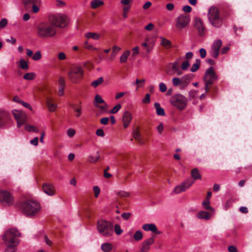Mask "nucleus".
<instances>
[{
    "label": "nucleus",
    "instance_id": "obj_7",
    "mask_svg": "<svg viewBox=\"0 0 252 252\" xmlns=\"http://www.w3.org/2000/svg\"><path fill=\"white\" fill-rule=\"evenodd\" d=\"M208 17L210 23L215 27L219 28L222 24L218 8L212 6L208 11Z\"/></svg>",
    "mask_w": 252,
    "mask_h": 252
},
{
    "label": "nucleus",
    "instance_id": "obj_53",
    "mask_svg": "<svg viewBox=\"0 0 252 252\" xmlns=\"http://www.w3.org/2000/svg\"><path fill=\"white\" fill-rule=\"evenodd\" d=\"M93 190L94 192V196L95 197H97L99 193H100V189L97 186H94L93 187Z\"/></svg>",
    "mask_w": 252,
    "mask_h": 252
},
{
    "label": "nucleus",
    "instance_id": "obj_38",
    "mask_svg": "<svg viewBox=\"0 0 252 252\" xmlns=\"http://www.w3.org/2000/svg\"><path fill=\"white\" fill-rule=\"evenodd\" d=\"M145 82V79H143L141 80H139L136 79L135 82L134 83H132V85H137L136 90L138 89V88L140 87H143L144 85V83Z\"/></svg>",
    "mask_w": 252,
    "mask_h": 252
},
{
    "label": "nucleus",
    "instance_id": "obj_28",
    "mask_svg": "<svg viewBox=\"0 0 252 252\" xmlns=\"http://www.w3.org/2000/svg\"><path fill=\"white\" fill-rule=\"evenodd\" d=\"M191 177L194 180L201 179V175L199 172L197 168H194L191 171Z\"/></svg>",
    "mask_w": 252,
    "mask_h": 252
},
{
    "label": "nucleus",
    "instance_id": "obj_16",
    "mask_svg": "<svg viewBox=\"0 0 252 252\" xmlns=\"http://www.w3.org/2000/svg\"><path fill=\"white\" fill-rule=\"evenodd\" d=\"M194 181L193 180H189L184 183L181 184L179 186H177L174 188V193H180L182 192L186 191L189 189L193 184Z\"/></svg>",
    "mask_w": 252,
    "mask_h": 252
},
{
    "label": "nucleus",
    "instance_id": "obj_52",
    "mask_svg": "<svg viewBox=\"0 0 252 252\" xmlns=\"http://www.w3.org/2000/svg\"><path fill=\"white\" fill-rule=\"evenodd\" d=\"M159 89L160 92L163 93L166 92L167 90V87L165 84H164L163 83H160L159 84Z\"/></svg>",
    "mask_w": 252,
    "mask_h": 252
},
{
    "label": "nucleus",
    "instance_id": "obj_55",
    "mask_svg": "<svg viewBox=\"0 0 252 252\" xmlns=\"http://www.w3.org/2000/svg\"><path fill=\"white\" fill-rule=\"evenodd\" d=\"M7 24V20L6 19H2L0 21V28H3Z\"/></svg>",
    "mask_w": 252,
    "mask_h": 252
},
{
    "label": "nucleus",
    "instance_id": "obj_22",
    "mask_svg": "<svg viewBox=\"0 0 252 252\" xmlns=\"http://www.w3.org/2000/svg\"><path fill=\"white\" fill-rule=\"evenodd\" d=\"M142 228L147 231H151L156 234H160V232L158 231L156 225L153 223H146L142 226Z\"/></svg>",
    "mask_w": 252,
    "mask_h": 252
},
{
    "label": "nucleus",
    "instance_id": "obj_35",
    "mask_svg": "<svg viewBox=\"0 0 252 252\" xmlns=\"http://www.w3.org/2000/svg\"><path fill=\"white\" fill-rule=\"evenodd\" d=\"M133 239L136 241H139L142 239L143 235L142 231L140 230L136 231L133 236Z\"/></svg>",
    "mask_w": 252,
    "mask_h": 252
},
{
    "label": "nucleus",
    "instance_id": "obj_3",
    "mask_svg": "<svg viewBox=\"0 0 252 252\" xmlns=\"http://www.w3.org/2000/svg\"><path fill=\"white\" fill-rule=\"evenodd\" d=\"M57 33V30L49 21L40 23L37 28V34L41 38L53 37Z\"/></svg>",
    "mask_w": 252,
    "mask_h": 252
},
{
    "label": "nucleus",
    "instance_id": "obj_59",
    "mask_svg": "<svg viewBox=\"0 0 252 252\" xmlns=\"http://www.w3.org/2000/svg\"><path fill=\"white\" fill-rule=\"evenodd\" d=\"M96 134L100 137H103L105 135L103 130L100 128L96 130Z\"/></svg>",
    "mask_w": 252,
    "mask_h": 252
},
{
    "label": "nucleus",
    "instance_id": "obj_56",
    "mask_svg": "<svg viewBox=\"0 0 252 252\" xmlns=\"http://www.w3.org/2000/svg\"><path fill=\"white\" fill-rule=\"evenodd\" d=\"M118 195L122 197H126L129 195V194L125 191H121L118 193Z\"/></svg>",
    "mask_w": 252,
    "mask_h": 252
},
{
    "label": "nucleus",
    "instance_id": "obj_63",
    "mask_svg": "<svg viewBox=\"0 0 252 252\" xmlns=\"http://www.w3.org/2000/svg\"><path fill=\"white\" fill-rule=\"evenodd\" d=\"M199 53L202 58H205L206 56V51L204 48H201L199 50Z\"/></svg>",
    "mask_w": 252,
    "mask_h": 252
},
{
    "label": "nucleus",
    "instance_id": "obj_45",
    "mask_svg": "<svg viewBox=\"0 0 252 252\" xmlns=\"http://www.w3.org/2000/svg\"><path fill=\"white\" fill-rule=\"evenodd\" d=\"M34 61H37L41 58V53L40 51H37L34 55L32 57Z\"/></svg>",
    "mask_w": 252,
    "mask_h": 252
},
{
    "label": "nucleus",
    "instance_id": "obj_46",
    "mask_svg": "<svg viewBox=\"0 0 252 252\" xmlns=\"http://www.w3.org/2000/svg\"><path fill=\"white\" fill-rule=\"evenodd\" d=\"M114 231H115L116 234L118 235H120L123 232V230L121 228L120 225L118 224H116L115 225Z\"/></svg>",
    "mask_w": 252,
    "mask_h": 252
},
{
    "label": "nucleus",
    "instance_id": "obj_64",
    "mask_svg": "<svg viewBox=\"0 0 252 252\" xmlns=\"http://www.w3.org/2000/svg\"><path fill=\"white\" fill-rule=\"evenodd\" d=\"M65 58H66V56L64 53L60 52L58 54V59L60 60H64L65 59Z\"/></svg>",
    "mask_w": 252,
    "mask_h": 252
},
{
    "label": "nucleus",
    "instance_id": "obj_23",
    "mask_svg": "<svg viewBox=\"0 0 252 252\" xmlns=\"http://www.w3.org/2000/svg\"><path fill=\"white\" fill-rule=\"evenodd\" d=\"M113 248V245L110 243H104L101 245V250L103 252H110Z\"/></svg>",
    "mask_w": 252,
    "mask_h": 252
},
{
    "label": "nucleus",
    "instance_id": "obj_15",
    "mask_svg": "<svg viewBox=\"0 0 252 252\" xmlns=\"http://www.w3.org/2000/svg\"><path fill=\"white\" fill-rule=\"evenodd\" d=\"M221 46L222 42L220 39L216 40L213 43L210 51V54L212 57L215 58L218 57Z\"/></svg>",
    "mask_w": 252,
    "mask_h": 252
},
{
    "label": "nucleus",
    "instance_id": "obj_41",
    "mask_svg": "<svg viewBox=\"0 0 252 252\" xmlns=\"http://www.w3.org/2000/svg\"><path fill=\"white\" fill-rule=\"evenodd\" d=\"M121 108V104H117L110 110L109 113L110 114H116L120 110Z\"/></svg>",
    "mask_w": 252,
    "mask_h": 252
},
{
    "label": "nucleus",
    "instance_id": "obj_11",
    "mask_svg": "<svg viewBox=\"0 0 252 252\" xmlns=\"http://www.w3.org/2000/svg\"><path fill=\"white\" fill-rule=\"evenodd\" d=\"M190 21L189 15L183 14L178 17L176 20V29L177 31L181 32L188 28Z\"/></svg>",
    "mask_w": 252,
    "mask_h": 252
},
{
    "label": "nucleus",
    "instance_id": "obj_9",
    "mask_svg": "<svg viewBox=\"0 0 252 252\" xmlns=\"http://www.w3.org/2000/svg\"><path fill=\"white\" fill-rule=\"evenodd\" d=\"M0 202L2 206L9 207L14 205L15 199L10 192L6 190H0Z\"/></svg>",
    "mask_w": 252,
    "mask_h": 252
},
{
    "label": "nucleus",
    "instance_id": "obj_12",
    "mask_svg": "<svg viewBox=\"0 0 252 252\" xmlns=\"http://www.w3.org/2000/svg\"><path fill=\"white\" fill-rule=\"evenodd\" d=\"M12 114L17 121L18 127H21L26 122L27 116L24 112L18 110H13Z\"/></svg>",
    "mask_w": 252,
    "mask_h": 252
},
{
    "label": "nucleus",
    "instance_id": "obj_32",
    "mask_svg": "<svg viewBox=\"0 0 252 252\" xmlns=\"http://www.w3.org/2000/svg\"><path fill=\"white\" fill-rule=\"evenodd\" d=\"M25 129L28 132H34L35 133L39 132V129L36 126L29 124L26 125Z\"/></svg>",
    "mask_w": 252,
    "mask_h": 252
},
{
    "label": "nucleus",
    "instance_id": "obj_21",
    "mask_svg": "<svg viewBox=\"0 0 252 252\" xmlns=\"http://www.w3.org/2000/svg\"><path fill=\"white\" fill-rule=\"evenodd\" d=\"M58 94L60 96H62L64 95V89L65 87V79L60 76L59 78L58 81Z\"/></svg>",
    "mask_w": 252,
    "mask_h": 252
},
{
    "label": "nucleus",
    "instance_id": "obj_39",
    "mask_svg": "<svg viewBox=\"0 0 252 252\" xmlns=\"http://www.w3.org/2000/svg\"><path fill=\"white\" fill-rule=\"evenodd\" d=\"M202 205L205 210L214 211V209L210 206V202L209 200H205L202 202Z\"/></svg>",
    "mask_w": 252,
    "mask_h": 252
},
{
    "label": "nucleus",
    "instance_id": "obj_54",
    "mask_svg": "<svg viewBox=\"0 0 252 252\" xmlns=\"http://www.w3.org/2000/svg\"><path fill=\"white\" fill-rule=\"evenodd\" d=\"M133 0H121V3L123 5H131Z\"/></svg>",
    "mask_w": 252,
    "mask_h": 252
},
{
    "label": "nucleus",
    "instance_id": "obj_30",
    "mask_svg": "<svg viewBox=\"0 0 252 252\" xmlns=\"http://www.w3.org/2000/svg\"><path fill=\"white\" fill-rule=\"evenodd\" d=\"M104 4L103 1L100 0H93L91 1V6L92 8L96 9Z\"/></svg>",
    "mask_w": 252,
    "mask_h": 252
},
{
    "label": "nucleus",
    "instance_id": "obj_20",
    "mask_svg": "<svg viewBox=\"0 0 252 252\" xmlns=\"http://www.w3.org/2000/svg\"><path fill=\"white\" fill-rule=\"evenodd\" d=\"M42 190L45 193L49 196H53L55 193V187L51 184L44 183L42 185Z\"/></svg>",
    "mask_w": 252,
    "mask_h": 252
},
{
    "label": "nucleus",
    "instance_id": "obj_42",
    "mask_svg": "<svg viewBox=\"0 0 252 252\" xmlns=\"http://www.w3.org/2000/svg\"><path fill=\"white\" fill-rule=\"evenodd\" d=\"M112 51L111 53L112 57H114L117 54V53L121 50V48L116 45L112 47Z\"/></svg>",
    "mask_w": 252,
    "mask_h": 252
},
{
    "label": "nucleus",
    "instance_id": "obj_13",
    "mask_svg": "<svg viewBox=\"0 0 252 252\" xmlns=\"http://www.w3.org/2000/svg\"><path fill=\"white\" fill-rule=\"evenodd\" d=\"M187 99L183 95L177 94L174 95V106L180 110H182L187 105Z\"/></svg>",
    "mask_w": 252,
    "mask_h": 252
},
{
    "label": "nucleus",
    "instance_id": "obj_58",
    "mask_svg": "<svg viewBox=\"0 0 252 252\" xmlns=\"http://www.w3.org/2000/svg\"><path fill=\"white\" fill-rule=\"evenodd\" d=\"M163 125L162 123H160L157 127V130L159 134H161L163 130Z\"/></svg>",
    "mask_w": 252,
    "mask_h": 252
},
{
    "label": "nucleus",
    "instance_id": "obj_29",
    "mask_svg": "<svg viewBox=\"0 0 252 252\" xmlns=\"http://www.w3.org/2000/svg\"><path fill=\"white\" fill-rule=\"evenodd\" d=\"M47 104L49 110L51 112L55 111L57 107L55 103L52 102V99L49 98H48L47 100Z\"/></svg>",
    "mask_w": 252,
    "mask_h": 252
},
{
    "label": "nucleus",
    "instance_id": "obj_27",
    "mask_svg": "<svg viewBox=\"0 0 252 252\" xmlns=\"http://www.w3.org/2000/svg\"><path fill=\"white\" fill-rule=\"evenodd\" d=\"M159 38L161 40L160 44L165 48L168 49L171 47L172 43L170 41L162 36L159 37Z\"/></svg>",
    "mask_w": 252,
    "mask_h": 252
},
{
    "label": "nucleus",
    "instance_id": "obj_14",
    "mask_svg": "<svg viewBox=\"0 0 252 252\" xmlns=\"http://www.w3.org/2000/svg\"><path fill=\"white\" fill-rule=\"evenodd\" d=\"M155 241L154 237L145 239L139 245V251L138 252H149L151 249V246L155 243Z\"/></svg>",
    "mask_w": 252,
    "mask_h": 252
},
{
    "label": "nucleus",
    "instance_id": "obj_40",
    "mask_svg": "<svg viewBox=\"0 0 252 252\" xmlns=\"http://www.w3.org/2000/svg\"><path fill=\"white\" fill-rule=\"evenodd\" d=\"M73 108L74 111L76 113L75 116L76 117H79L82 114V107L80 106H73Z\"/></svg>",
    "mask_w": 252,
    "mask_h": 252
},
{
    "label": "nucleus",
    "instance_id": "obj_61",
    "mask_svg": "<svg viewBox=\"0 0 252 252\" xmlns=\"http://www.w3.org/2000/svg\"><path fill=\"white\" fill-rule=\"evenodd\" d=\"M109 118L108 117H104L100 119V123L102 125H106L109 122Z\"/></svg>",
    "mask_w": 252,
    "mask_h": 252
},
{
    "label": "nucleus",
    "instance_id": "obj_19",
    "mask_svg": "<svg viewBox=\"0 0 252 252\" xmlns=\"http://www.w3.org/2000/svg\"><path fill=\"white\" fill-rule=\"evenodd\" d=\"M132 119V114L128 111L124 112L122 116V121L123 126L125 128H126Z\"/></svg>",
    "mask_w": 252,
    "mask_h": 252
},
{
    "label": "nucleus",
    "instance_id": "obj_43",
    "mask_svg": "<svg viewBox=\"0 0 252 252\" xmlns=\"http://www.w3.org/2000/svg\"><path fill=\"white\" fill-rule=\"evenodd\" d=\"M35 77V74L33 73H27L25 74L23 78L24 79L28 80H32L34 79Z\"/></svg>",
    "mask_w": 252,
    "mask_h": 252
},
{
    "label": "nucleus",
    "instance_id": "obj_49",
    "mask_svg": "<svg viewBox=\"0 0 252 252\" xmlns=\"http://www.w3.org/2000/svg\"><path fill=\"white\" fill-rule=\"evenodd\" d=\"M150 95L149 94H147L144 98L142 99V102L145 104H149L150 103Z\"/></svg>",
    "mask_w": 252,
    "mask_h": 252
},
{
    "label": "nucleus",
    "instance_id": "obj_1",
    "mask_svg": "<svg viewBox=\"0 0 252 252\" xmlns=\"http://www.w3.org/2000/svg\"><path fill=\"white\" fill-rule=\"evenodd\" d=\"M20 235L19 231L15 228H11L4 232L2 240L7 247L4 252H14V248L18 245L19 241L18 238Z\"/></svg>",
    "mask_w": 252,
    "mask_h": 252
},
{
    "label": "nucleus",
    "instance_id": "obj_17",
    "mask_svg": "<svg viewBox=\"0 0 252 252\" xmlns=\"http://www.w3.org/2000/svg\"><path fill=\"white\" fill-rule=\"evenodd\" d=\"M194 26L197 29L198 34L200 36H203L205 33V29L201 19L199 17H196L194 21Z\"/></svg>",
    "mask_w": 252,
    "mask_h": 252
},
{
    "label": "nucleus",
    "instance_id": "obj_18",
    "mask_svg": "<svg viewBox=\"0 0 252 252\" xmlns=\"http://www.w3.org/2000/svg\"><path fill=\"white\" fill-rule=\"evenodd\" d=\"M10 118V114L3 110H0V128L4 126L9 121Z\"/></svg>",
    "mask_w": 252,
    "mask_h": 252
},
{
    "label": "nucleus",
    "instance_id": "obj_37",
    "mask_svg": "<svg viewBox=\"0 0 252 252\" xmlns=\"http://www.w3.org/2000/svg\"><path fill=\"white\" fill-rule=\"evenodd\" d=\"M103 82V78L102 77H100L96 80L93 81L91 83V86L94 88H96L99 85L102 83Z\"/></svg>",
    "mask_w": 252,
    "mask_h": 252
},
{
    "label": "nucleus",
    "instance_id": "obj_33",
    "mask_svg": "<svg viewBox=\"0 0 252 252\" xmlns=\"http://www.w3.org/2000/svg\"><path fill=\"white\" fill-rule=\"evenodd\" d=\"M100 158V155L99 152H97L95 155L93 156H90L88 157V160L91 163H95L97 162Z\"/></svg>",
    "mask_w": 252,
    "mask_h": 252
},
{
    "label": "nucleus",
    "instance_id": "obj_2",
    "mask_svg": "<svg viewBox=\"0 0 252 252\" xmlns=\"http://www.w3.org/2000/svg\"><path fill=\"white\" fill-rule=\"evenodd\" d=\"M22 213L28 217H33L41 210L40 203L34 199H27L23 201L20 206Z\"/></svg>",
    "mask_w": 252,
    "mask_h": 252
},
{
    "label": "nucleus",
    "instance_id": "obj_48",
    "mask_svg": "<svg viewBox=\"0 0 252 252\" xmlns=\"http://www.w3.org/2000/svg\"><path fill=\"white\" fill-rule=\"evenodd\" d=\"M148 41H149V39L148 38H146L145 39V42L142 43L141 44V45H142V46H143L145 48L146 50L148 52H150L151 51L152 48L148 46V44H147V42Z\"/></svg>",
    "mask_w": 252,
    "mask_h": 252
},
{
    "label": "nucleus",
    "instance_id": "obj_44",
    "mask_svg": "<svg viewBox=\"0 0 252 252\" xmlns=\"http://www.w3.org/2000/svg\"><path fill=\"white\" fill-rule=\"evenodd\" d=\"M23 2L25 4L33 3L36 4H41V0H23Z\"/></svg>",
    "mask_w": 252,
    "mask_h": 252
},
{
    "label": "nucleus",
    "instance_id": "obj_10",
    "mask_svg": "<svg viewBox=\"0 0 252 252\" xmlns=\"http://www.w3.org/2000/svg\"><path fill=\"white\" fill-rule=\"evenodd\" d=\"M193 75L192 74H187L181 78H174V87L180 90L185 89L189 85Z\"/></svg>",
    "mask_w": 252,
    "mask_h": 252
},
{
    "label": "nucleus",
    "instance_id": "obj_47",
    "mask_svg": "<svg viewBox=\"0 0 252 252\" xmlns=\"http://www.w3.org/2000/svg\"><path fill=\"white\" fill-rule=\"evenodd\" d=\"M103 105L102 106H99L97 107L102 112H106L108 108V105L106 103H102Z\"/></svg>",
    "mask_w": 252,
    "mask_h": 252
},
{
    "label": "nucleus",
    "instance_id": "obj_34",
    "mask_svg": "<svg viewBox=\"0 0 252 252\" xmlns=\"http://www.w3.org/2000/svg\"><path fill=\"white\" fill-rule=\"evenodd\" d=\"M130 53L129 50H126L120 57V61L121 63H126L130 55Z\"/></svg>",
    "mask_w": 252,
    "mask_h": 252
},
{
    "label": "nucleus",
    "instance_id": "obj_6",
    "mask_svg": "<svg viewBox=\"0 0 252 252\" xmlns=\"http://www.w3.org/2000/svg\"><path fill=\"white\" fill-rule=\"evenodd\" d=\"M83 74V69L80 66L73 64L69 69L68 77L72 83H77L82 79Z\"/></svg>",
    "mask_w": 252,
    "mask_h": 252
},
{
    "label": "nucleus",
    "instance_id": "obj_60",
    "mask_svg": "<svg viewBox=\"0 0 252 252\" xmlns=\"http://www.w3.org/2000/svg\"><path fill=\"white\" fill-rule=\"evenodd\" d=\"M30 143L34 146H37L38 143V138L37 137H34L33 139L30 141Z\"/></svg>",
    "mask_w": 252,
    "mask_h": 252
},
{
    "label": "nucleus",
    "instance_id": "obj_8",
    "mask_svg": "<svg viewBox=\"0 0 252 252\" xmlns=\"http://www.w3.org/2000/svg\"><path fill=\"white\" fill-rule=\"evenodd\" d=\"M48 20L56 29L64 28L67 26L69 22L68 18L66 16L60 14L49 16Z\"/></svg>",
    "mask_w": 252,
    "mask_h": 252
},
{
    "label": "nucleus",
    "instance_id": "obj_51",
    "mask_svg": "<svg viewBox=\"0 0 252 252\" xmlns=\"http://www.w3.org/2000/svg\"><path fill=\"white\" fill-rule=\"evenodd\" d=\"M155 28V26L153 23H149L147 25H146L144 27V29L148 31H152Z\"/></svg>",
    "mask_w": 252,
    "mask_h": 252
},
{
    "label": "nucleus",
    "instance_id": "obj_5",
    "mask_svg": "<svg viewBox=\"0 0 252 252\" xmlns=\"http://www.w3.org/2000/svg\"><path fill=\"white\" fill-rule=\"evenodd\" d=\"M217 79V76L213 67L206 70L204 76L205 92L209 93L212 89V85Z\"/></svg>",
    "mask_w": 252,
    "mask_h": 252
},
{
    "label": "nucleus",
    "instance_id": "obj_50",
    "mask_svg": "<svg viewBox=\"0 0 252 252\" xmlns=\"http://www.w3.org/2000/svg\"><path fill=\"white\" fill-rule=\"evenodd\" d=\"M84 47L85 48L90 50H93L96 49V48L94 47L92 45L90 44L88 41H86L85 42Z\"/></svg>",
    "mask_w": 252,
    "mask_h": 252
},
{
    "label": "nucleus",
    "instance_id": "obj_26",
    "mask_svg": "<svg viewBox=\"0 0 252 252\" xmlns=\"http://www.w3.org/2000/svg\"><path fill=\"white\" fill-rule=\"evenodd\" d=\"M154 107L156 109V113L158 116H165V112L164 109L160 107L159 103L156 102L154 103Z\"/></svg>",
    "mask_w": 252,
    "mask_h": 252
},
{
    "label": "nucleus",
    "instance_id": "obj_57",
    "mask_svg": "<svg viewBox=\"0 0 252 252\" xmlns=\"http://www.w3.org/2000/svg\"><path fill=\"white\" fill-rule=\"evenodd\" d=\"M67 133L69 137H72L74 135L75 131L73 129L70 128L67 130Z\"/></svg>",
    "mask_w": 252,
    "mask_h": 252
},
{
    "label": "nucleus",
    "instance_id": "obj_31",
    "mask_svg": "<svg viewBox=\"0 0 252 252\" xmlns=\"http://www.w3.org/2000/svg\"><path fill=\"white\" fill-rule=\"evenodd\" d=\"M105 101L99 94H96L94 97V104L95 107H98V104L104 103Z\"/></svg>",
    "mask_w": 252,
    "mask_h": 252
},
{
    "label": "nucleus",
    "instance_id": "obj_25",
    "mask_svg": "<svg viewBox=\"0 0 252 252\" xmlns=\"http://www.w3.org/2000/svg\"><path fill=\"white\" fill-rule=\"evenodd\" d=\"M85 36L88 39L92 38L94 40H98L100 37V34L95 32H88L85 34Z\"/></svg>",
    "mask_w": 252,
    "mask_h": 252
},
{
    "label": "nucleus",
    "instance_id": "obj_62",
    "mask_svg": "<svg viewBox=\"0 0 252 252\" xmlns=\"http://www.w3.org/2000/svg\"><path fill=\"white\" fill-rule=\"evenodd\" d=\"M131 216L130 213H124L121 215V217L125 220H127Z\"/></svg>",
    "mask_w": 252,
    "mask_h": 252
},
{
    "label": "nucleus",
    "instance_id": "obj_36",
    "mask_svg": "<svg viewBox=\"0 0 252 252\" xmlns=\"http://www.w3.org/2000/svg\"><path fill=\"white\" fill-rule=\"evenodd\" d=\"M133 137L137 140L140 143H142V140L140 138V134L138 131V128L134 129L132 133Z\"/></svg>",
    "mask_w": 252,
    "mask_h": 252
},
{
    "label": "nucleus",
    "instance_id": "obj_4",
    "mask_svg": "<svg viewBox=\"0 0 252 252\" xmlns=\"http://www.w3.org/2000/svg\"><path fill=\"white\" fill-rule=\"evenodd\" d=\"M97 229L102 236L109 237L113 234V226L112 224L104 220H99L97 222Z\"/></svg>",
    "mask_w": 252,
    "mask_h": 252
},
{
    "label": "nucleus",
    "instance_id": "obj_24",
    "mask_svg": "<svg viewBox=\"0 0 252 252\" xmlns=\"http://www.w3.org/2000/svg\"><path fill=\"white\" fill-rule=\"evenodd\" d=\"M197 217L199 219L209 220L211 218V214L204 211H201L198 212Z\"/></svg>",
    "mask_w": 252,
    "mask_h": 252
}]
</instances>
